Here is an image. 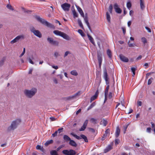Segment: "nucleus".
<instances>
[{
    "mask_svg": "<svg viewBox=\"0 0 155 155\" xmlns=\"http://www.w3.org/2000/svg\"><path fill=\"white\" fill-rule=\"evenodd\" d=\"M64 146L63 145H61L57 149V151H58L59 150L61 149Z\"/></svg>",
    "mask_w": 155,
    "mask_h": 155,
    "instance_id": "680f3d73",
    "label": "nucleus"
},
{
    "mask_svg": "<svg viewBox=\"0 0 155 155\" xmlns=\"http://www.w3.org/2000/svg\"><path fill=\"white\" fill-rule=\"evenodd\" d=\"M122 29L123 30V33L124 35H125L126 33V29L122 27Z\"/></svg>",
    "mask_w": 155,
    "mask_h": 155,
    "instance_id": "69168bd1",
    "label": "nucleus"
},
{
    "mask_svg": "<svg viewBox=\"0 0 155 155\" xmlns=\"http://www.w3.org/2000/svg\"><path fill=\"white\" fill-rule=\"evenodd\" d=\"M112 97V94L111 92H110L108 96V98L109 99H111Z\"/></svg>",
    "mask_w": 155,
    "mask_h": 155,
    "instance_id": "8fccbe9b",
    "label": "nucleus"
},
{
    "mask_svg": "<svg viewBox=\"0 0 155 155\" xmlns=\"http://www.w3.org/2000/svg\"><path fill=\"white\" fill-rule=\"evenodd\" d=\"M113 9V6L112 5H110L109 7V11L110 13L112 12Z\"/></svg>",
    "mask_w": 155,
    "mask_h": 155,
    "instance_id": "49530a36",
    "label": "nucleus"
},
{
    "mask_svg": "<svg viewBox=\"0 0 155 155\" xmlns=\"http://www.w3.org/2000/svg\"><path fill=\"white\" fill-rule=\"evenodd\" d=\"M51 155H58L57 151L55 150H52L50 152Z\"/></svg>",
    "mask_w": 155,
    "mask_h": 155,
    "instance_id": "473e14b6",
    "label": "nucleus"
},
{
    "mask_svg": "<svg viewBox=\"0 0 155 155\" xmlns=\"http://www.w3.org/2000/svg\"><path fill=\"white\" fill-rule=\"evenodd\" d=\"M37 19L42 24L46 25L49 28H50L53 29L55 28V27L53 25L48 22L47 21L44 19H43L38 16L36 17Z\"/></svg>",
    "mask_w": 155,
    "mask_h": 155,
    "instance_id": "f03ea898",
    "label": "nucleus"
},
{
    "mask_svg": "<svg viewBox=\"0 0 155 155\" xmlns=\"http://www.w3.org/2000/svg\"><path fill=\"white\" fill-rule=\"evenodd\" d=\"M61 37L63 38L64 39L67 40H69L70 39V37L68 35L64 32L63 33Z\"/></svg>",
    "mask_w": 155,
    "mask_h": 155,
    "instance_id": "f3484780",
    "label": "nucleus"
},
{
    "mask_svg": "<svg viewBox=\"0 0 155 155\" xmlns=\"http://www.w3.org/2000/svg\"><path fill=\"white\" fill-rule=\"evenodd\" d=\"M78 32L83 36H84V34L83 32L82 31L81 29H79L78 30Z\"/></svg>",
    "mask_w": 155,
    "mask_h": 155,
    "instance_id": "c03bdc74",
    "label": "nucleus"
},
{
    "mask_svg": "<svg viewBox=\"0 0 155 155\" xmlns=\"http://www.w3.org/2000/svg\"><path fill=\"white\" fill-rule=\"evenodd\" d=\"M106 15H107V19L108 21L109 22H110V16L109 15V14L108 12H107Z\"/></svg>",
    "mask_w": 155,
    "mask_h": 155,
    "instance_id": "e433bc0d",
    "label": "nucleus"
},
{
    "mask_svg": "<svg viewBox=\"0 0 155 155\" xmlns=\"http://www.w3.org/2000/svg\"><path fill=\"white\" fill-rule=\"evenodd\" d=\"M78 23L80 27L82 29H84V27L81 21L79 19L78 20Z\"/></svg>",
    "mask_w": 155,
    "mask_h": 155,
    "instance_id": "c85d7f7f",
    "label": "nucleus"
},
{
    "mask_svg": "<svg viewBox=\"0 0 155 155\" xmlns=\"http://www.w3.org/2000/svg\"><path fill=\"white\" fill-rule=\"evenodd\" d=\"M130 124V123L126 124L124 125L123 126L124 129V133L125 134L126 133L127 128Z\"/></svg>",
    "mask_w": 155,
    "mask_h": 155,
    "instance_id": "393cba45",
    "label": "nucleus"
},
{
    "mask_svg": "<svg viewBox=\"0 0 155 155\" xmlns=\"http://www.w3.org/2000/svg\"><path fill=\"white\" fill-rule=\"evenodd\" d=\"M153 80V78H151L149 79L148 81L147 84L148 85H150L151 84L152 82V80Z\"/></svg>",
    "mask_w": 155,
    "mask_h": 155,
    "instance_id": "a18cd8bd",
    "label": "nucleus"
},
{
    "mask_svg": "<svg viewBox=\"0 0 155 155\" xmlns=\"http://www.w3.org/2000/svg\"><path fill=\"white\" fill-rule=\"evenodd\" d=\"M112 145H109L104 150V153H106L112 150Z\"/></svg>",
    "mask_w": 155,
    "mask_h": 155,
    "instance_id": "2eb2a0df",
    "label": "nucleus"
},
{
    "mask_svg": "<svg viewBox=\"0 0 155 155\" xmlns=\"http://www.w3.org/2000/svg\"><path fill=\"white\" fill-rule=\"evenodd\" d=\"M104 77L106 81V85H109V78L108 77V75L106 69H105V70L104 72Z\"/></svg>",
    "mask_w": 155,
    "mask_h": 155,
    "instance_id": "1a4fd4ad",
    "label": "nucleus"
},
{
    "mask_svg": "<svg viewBox=\"0 0 155 155\" xmlns=\"http://www.w3.org/2000/svg\"><path fill=\"white\" fill-rule=\"evenodd\" d=\"M63 130V128L62 127L60 128H59L58 129V132L59 133H61L62 132Z\"/></svg>",
    "mask_w": 155,
    "mask_h": 155,
    "instance_id": "09e8293b",
    "label": "nucleus"
},
{
    "mask_svg": "<svg viewBox=\"0 0 155 155\" xmlns=\"http://www.w3.org/2000/svg\"><path fill=\"white\" fill-rule=\"evenodd\" d=\"M24 38V35H20L18 36L15 38L18 41L20 39H23Z\"/></svg>",
    "mask_w": 155,
    "mask_h": 155,
    "instance_id": "b1692460",
    "label": "nucleus"
},
{
    "mask_svg": "<svg viewBox=\"0 0 155 155\" xmlns=\"http://www.w3.org/2000/svg\"><path fill=\"white\" fill-rule=\"evenodd\" d=\"M127 44H128L129 47H134V46L135 45V44H133L130 43V41H128L127 43Z\"/></svg>",
    "mask_w": 155,
    "mask_h": 155,
    "instance_id": "a19ab883",
    "label": "nucleus"
},
{
    "mask_svg": "<svg viewBox=\"0 0 155 155\" xmlns=\"http://www.w3.org/2000/svg\"><path fill=\"white\" fill-rule=\"evenodd\" d=\"M71 74L73 75L76 76L78 75V74L75 70H73L71 71Z\"/></svg>",
    "mask_w": 155,
    "mask_h": 155,
    "instance_id": "ea45409f",
    "label": "nucleus"
},
{
    "mask_svg": "<svg viewBox=\"0 0 155 155\" xmlns=\"http://www.w3.org/2000/svg\"><path fill=\"white\" fill-rule=\"evenodd\" d=\"M59 55L58 53L57 52H55L54 53V56L57 58Z\"/></svg>",
    "mask_w": 155,
    "mask_h": 155,
    "instance_id": "052dcab7",
    "label": "nucleus"
},
{
    "mask_svg": "<svg viewBox=\"0 0 155 155\" xmlns=\"http://www.w3.org/2000/svg\"><path fill=\"white\" fill-rule=\"evenodd\" d=\"M89 130L90 131H91L93 133H94L95 132V130L93 128H89Z\"/></svg>",
    "mask_w": 155,
    "mask_h": 155,
    "instance_id": "603ef678",
    "label": "nucleus"
},
{
    "mask_svg": "<svg viewBox=\"0 0 155 155\" xmlns=\"http://www.w3.org/2000/svg\"><path fill=\"white\" fill-rule=\"evenodd\" d=\"M63 32L58 30H54L53 31V33L55 35L58 36H61Z\"/></svg>",
    "mask_w": 155,
    "mask_h": 155,
    "instance_id": "aec40b11",
    "label": "nucleus"
},
{
    "mask_svg": "<svg viewBox=\"0 0 155 155\" xmlns=\"http://www.w3.org/2000/svg\"><path fill=\"white\" fill-rule=\"evenodd\" d=\"M69 144L72 146L76 147L77 144L73 140H71L69 142Z\"/></svg>",
    "mask_w": 155,
    "mask_h": 155,
    "instance_id": "6ab92c4d",
    "label": "nucleus"
},
{
    "mask_svg": "<svg viewBox=\"0 0 155 155\" xmlns=\"http://www.w3.org/2000/svg\"><path fill=\"white\" fill-rule=\"evenodd\" d=\"M95 105V103L94 102L92 103L91 105L88 107L87 110H88L92 108Z\"/></svg>",
    "mask_w": 155,
    "mask_h": 155,
    "instance_id": "c756f323",
    "label": "nucleus"
},
{
    "mask_svg": "<svg viewBox=\"0 0 155 155\" xmlns=\"http://www.w3.org/2000/svg\"><path fill=\"white\" fill-rule=\"evenodd\" d=\"M88 122V120H85V121L83 125L81 127V128L80 129H79V131H84L85 130L87 126Z\"/></svg>",
    "mask_w": 155,
    "mask_h": 155,
    "instance_id": "f8f14e48",
    "label": "nucleus"
},
{
    "mask_svg": "<svg viewBox=\"0 0 155 155\" xmlns=\"http://www.w3.org/2000/svg\"><path fill=\"white\" fill-rule=\"evenodd\" d=\"M120 130L119 127H117L115 133V136L117 138L119 137V134H120Z\"/></svg>",
    "mask_w": 155,
    "mask_h": 155,
    "instance_id": "dca6fc26",
    "label": "nucleus"
},
{
    "mask_svg": "<svg viewBox=\"0 0 155 155\" xmlns=\"http://www.w3.org/2000/svg\"><path fill=\"white\" fill-rule=\"evenodd\" d=\"M127 8L130 9V8L131 7V4L130 2H128L127 4Z\"/></svg>",
    "mask_w": 155,
    "mask_h": 155,
    "instance_id": "37998d69",
    "label": "nucleus"
},
{
    "mask_svg": "<svg viewBox=\"0 0 155 155\" xmlns=\"http://www.w3.org/2000/svg\"><path fill=\"white\" fill-rule=\"evenodd\" d=\"M142 58V56L141 55H140L136 58V60H140Z\"/></svg>",
    "mask_w": 155,
    "mask_h": 155,
    "instance_id": "774afa93",
    "label": "nucleus"
},
{
    "mask_svg": "<svg viewBox=\"0 0 155 155\" xmlns=\"http://www.w3.org/2000/svg\"><path fill=\"white\" fill-rule=\"evenodd\" d=\"M80 93L81 91H78V92L74 94V95L67 97L66 99L68 100H69L71 99L74 98L77 96L80 95Z\"/></svg>",
    "mask_w": 155,
    "mask_h": 155,
    "instance_id": "9d476101",
    "label": "nucleus"
},
{
    "mask_svg": "<svg viewBox=\"0 0 155 155\" xmlns=\"http://www.w3.org/2000/svg\"><path fill=\"white\" fill-rule=\"evenodd\" d=\"M61 6L64 11H68L71 7V5L69 4L65 3L62 4Z\"/></svg>",
    "mask_w": 155,
    "mask_h": 155,
    "instance_id": "6e6552de",
    "label": "nucleus"
},
{
    "mask_svg": "<svg viewBox=\"0 0 155 155\" xmlns=\"http://www.w3.org/2000/svg\"><path fill=\"white\" fill-rule=\"evenodd\" d=\"M100 123L101 124H103L104 126H105L107 124V122L106 120L104 119L101 121Z\"/></svg>",
    "mask_w": 155,
    "mask_h": 155,
    "instance_id": "a878e982",
    "label": "nucleus"
},
{
    "mask_svg": "<svg viewBox=\"0 0 155 155\" xmlns=\"http://www.w3.org/2000/svg\"><path fill=\"white\" fill-rule=\"evenodd\" d=\"M134 14V11L132 10H130V11L129 14L130 16H132Z\"/></svg>",
    "mask_w": 155,
    "mask_h": 155,
    "instance_id": "0e129e2a",
    "label": "nucleus"
},
{
    "mask_svg": "<svg viewBox=\"0 0 155 155\" xmlns=\"http://www.w3.org/2000/svg\"><path fill=\"white\" fill-rule=\"evenodd\" d=\"M4 62V59H2L1 61H0V66L2 65Z\"/></svg>",
    "mask_w": 155,
    "mask_h": 155,
    "instance_id": "6e6d98bb",
    "label": "nucleus"
},
{
    "mask_svg": "<svg viewBox=\"0 0 155 155\" xmlns=\"http://www.w3.org/2000/svg\"><path fill=\"white\" fill-rule=\"evenodd\" d=\"M145 28L147 30V31L149 32H151V29H150V28H148V27H147V26L145 27Z\"/></svg>",
    "mask_w": 155,
    "mask_h": 155,
    "instance_id": "13d9d810",
    "label": "nucleus"
},
{
    "mask_svg": "<svg viewBox=\"0 0 155 155\" xmlns=\"http://www.w3.org/2000/svg\"><path fill=\"white\" fill-rule=\"evenodd\" d=\"M114 8L115 9V11L118 13L120 14L122 12V10L120 8L118 7V5L116 3L114 5Z\"/></svg>",
    "mask_w": 155,
    "mask_h": 155,
    "instance_id": "ddd939ff",
    "label": "nucleus"
},
{
    "mask_svg": "<svg viewBox=\"0 0 155 155\" xmlns=\"http://www.w3.org/2000/svg\"><path fill=\"white\" fill-rule=\"evenodd\" d=\"M142 41L144 44H145L147 42V40L144 37L142 38H141Z\"/></svg>",
    "mask_w": 155,
    "mask_h": 155,
    "instance_id": "79ce46f5",
    "label": "nucleus"
},
{
    "mask_svg": "<svg viewBox=\"0 0 155 155\" xmlns=\"http://www.w3.org/2000/svg\"><path fill=\"white\" fill-rule=\"evenodd\" d=\"M140 6L141 9H143L145 7L144 5L143 0H140Z\"/></svg>",
    "mask_w": 155,
    "mask_h": 155,
    "instance_id": "f704fd0d",
    "label": "nucleus"
},
{
    "mask_svg": "<svg viewBox=\"0 0 155 155\" xmlns=\"http://www.w3.org/2000/svg\"><path fill=\"white\" fill-rule=\"evenodd\" d=\"M63 138L64 140L66 142H68L69 141H70L71 140L70 137L66 135H64Z\"/></svg>",
    "mask_w": 155,
    "mask_h": 155,
    "instance_id": "5701e85b",
    "label": "nucleus"
},
{
    "mask_svg": "<svg viewBox=\"0 0 155 155\" xmlns=\"http://www.w3.org/2000/svg\"><path fill=\"white\" fill-rule=\"evenodd\" d=\"M72 12L74 16V18L78 17V15L75 10L73 11Z\"/></svg>",
    "mask_w": 155,
    "mask_h": 155,
    "instance_id": "58836bf2",
    "label": "nucleus"
},
{
    "mask_svg": "<svg viewBox=\"0 0 155 155\" xmlns=\"http://www.w3.org/2000/svg\"><path fill=\"white\" fill-rule=\"evenodd\" d=\"M37 91V89L35 88H32L31 90H26L24 91V93L27 97L31 98L35 94Z\"/></svg>",
    "mask_w": 155,
    "mask_h": 155,
    "instance_id": "7ed1b4c3",
    "label": "nucleus"
},
{
    "mask_svg": "<svg viewBox=\"0 0 155 155\" xmlns=\"http://www.w3.org/2000/svg\"><path fill=\"white\" fill-rule=\"evenodd\" d=\"M31 31L33 33V34L35 36L38 37L40 38L42 36V35L40 32L38 30H35V28L34 27L31 28L30 29Z\"/></svg>",
    "mask_w": 155,
    "mask_h": 155,
    "instance_id": "423d86ee",
    "label": "nucleus"
},
{
    "mask_svg": "<svg viewBox=\"0 0 155 155\" xmlns=\"http://www.w3.org/2000/svg\"><path fill=\"white\" fill-rule=\"evenodd\" d=\"M62 152L63 154L65 155H75L76 154L75 151L72 150H64Z\"/></svg>",
    "mask_w": 155,
    "mask_h": 155,
    "instance_id": "39448f33",
    "label": "nucleus"
},
{
    "mask_svg": "<svg viewBox=\"0 0 155 155\" xmlns=\"http://www.w3.org/2000/svg\"><path fill=\"white\" fill-rule=\"evenodd\" d=\"M98 90H97L95 93V94L92 96L90 99V102H91L92 101H94V100L96 99L97 98L98 96Z\"/></svg>",
    "mask_w": 155,
    "mask_h": 155,
    "instance_id": "4468645a",
    "label": "nucleus"
},
{
    "mask_svg": "<svg viewBox=\"0 0 155 155\" xmlns=\"http://www.w3.org/2000/svg\"><path fill=\"white\" fill-rule=\"evenodd\" d=\"M88 38L90 42L94 45H95V42L93 38L88 34H87Z\"/></svg>",
    "mask_w": 155,
    "mask_h": 155,
    "instance_id": "412c9836",
    "label": "nucleus"
},
{
    "mask_svg": "<svg viewBox=\"0 0 155 155\" xmlns=\"http://www.w3.org/2000/svg\"><path fill=\"white\" fill-rule=\"evenodd\" d=\"M84 20L85 21L86 23V24L87 25V26H88V28H89V29L91 30V27L90 26V25H89V23L88 22V18L87 17H85L84 18Z\"/></svg>",
    "mask_w": 155,
    "mask_h": 155,
    "instance_id": "bb28decb",
    "label": "nucleus"
},
{
    "mask_svg": "<svg viewBox=\"0 0 155 155\" xmlns=\"http://www.w3.org/2000/svg\"><path fill=\"white\" fill-rule=\"evenodd\" d=\"M151 129L150 127H148L147 129V131L148 133H150L151 132Z\"/></svg>",
    "mask_w": 155,
    "mask_h": 155,
    "instance_id": "338daca9",
    "label": "nucleus"
},
{
    "mask_svg": "<svg viewBox=\"0 0 155 155\" xmlns=\"http://www.w3.org/2000/svg\"><path fill=\"white\" fill-rule=\"evenodd\" d=\"M6 7L8 8L12 11H13L14 10L13 8L10 4L7 5Z\"/></svg>",
    "mask_w": 155,
    "mask_h": 155,
    "instance_id": "4c0bfd02",
    "label": "nucleus"
},
{
    "mask_svg": "<svg viewBox=\"0 0 155 155\" xmlns=\"http://www.w3.org/2000/svg\"><path fill=\"white\" fill-rule=\"evenodd\" d=\"M36 149L37 150H41V146L37 145L36 147Z\"/></svg>",
    "mask_w": 155,
    "mask_h": 155,
    "instance_id": "5fc2aeb1",
    "label": "nucleus"
},
{
    "mask_svg": "<svg viewBox=\"0 0 155 155\" xmlns=\"http://www.w3.org/2000/svg\"><path fill=\"white\" fill-rule=\"evenodd\" d=\"M70 134L73 137H75L78 140H80L81 138L83 139L84 140V141L86 142H88V140L87 137L84 135L81 134V137L78 136L77 135L74 134V133H71Z\"/></svg>",
    "mask_w": 155,
    "mask_h": 155,
    "instance_id": "20e7f679",
    "label": "nucleus"
},
{
    "mask_svg": "<svg viewBox=\"0 0 155 155\" xmlns=\"http://www.w3.org/2000/svg\"><path fill=\"white\" fill-rule=\"evenodd\" d=\"M107 54L109 58H111L112 57L111 52L109 49H108L107 51Z\"/></svg>",
    "mask_w": 155,
    "mask_h": 155,
    "instance_id": "2f4dec72",
    "label": "nucleus"
},
{
    "mask_svg": "<svg viewBox=\"0 0 155 155\" xmlns=\"http://www.w3.org/2000/svg\"><path fill=\"white\" fill-rule=\"evenodd\" d=\"M58 134V131H55L54 133L52 134V136L53 137H54L56 136Z\"/></svg>",
    "mask_w": 155,
    "mask_h": 155,
    "instance_id": "3c124183",
    "label": "nucleus"
},
{
    "mask_svg": "<svg viewBox=\"0 0 155 155\" xmlns=\"http://www.w3.org/2000/svg\"><path fill=\"white\" fill-rule=\"evenodd\" d=\"M21 120L20 119H17L12 121L11 125L8 127V130L9 131L13 130L16 129L18 125L21 123Z\"/></svg>",
    "mask_w": 155,
    "mask_h": 155,
    "instance_id": "f257e3e1",
    "label": "nucleus"
},
{
    "mask_svg": "<svg viewBox=\"0 0 155 155\" xmlns=\"http://www.w3.org/2000/svg\"><path fill=\"white\" fill-rule=\"evenodd\" d=\"M107 136V135H106V134H104L103 135V136L101 138L102 140L103 141V140H104L105 137H106Z\"/></svg>",
    "mask_w": 155,
    "mask_h": 155,
    "instance_id": "864d4df0",
    "label": "nucleus"
},
{
    "mask_svg": "<svg viewBox=\"0 0 155 155\" xmlns=\"http://www.w3.org/2000/svg\"><path fill=\"white\" fill-rule=\"evenodd\" d=\"M115 144L116 145H117L120 142V140L117 139H115Z\"/></svg>",
    "mask_w": 155,
    "mask_h": 155,
    "instance_id": "de8ad7c7",
    "label": "nucleus"
},
{
    "mask_svg": "<svg viewBox=\"0 0 155 155\" xmlns=\"http://www.w3.org/2000/svg\"><path fill=\"white\" fill-rule=\"evenodd\" d=\"M131 70L132 72L133 73H132V76H134V75H135V71L137 70V67H136V68L132 67L131 68Z\"/></svg>",
    "mask_w": 155,
    "mask_h": 155,
    "instance_id": "cd10ccee",
    "label": "nucleus"
},
{
    "mask_svg": "<svg viewBox=\"0 0 155 155\" xmlns=\"http://www.w3.org/2000/svg\"><path fill=\"white\" fill-rule=\"evenodd\" d=\"M17 42V41H16L15 39L14 38V39H13V40L11 41L10 43L12 44H13Z\"/></svg>",
    "mask_w": 155,
    "mask_h": 155,
    "instance_id": "4d7b16f0",
    "label": "nucleus"
},
{
    "mask_svg": "<svg viewBox=\"0 0 155 155\" xmlns=\"http://www.w3.org/2000/svg\"><path fill=\"white\" fill-rule=\"evenodd\" d=\"M53 142V140H49L47 141L46 142H45V145L46 146H48L49 144L52 143Z\"/></svg>",
    "mask_w": 155,
    "mask_h": 155,
    "instance_id": "7c9ffc66",
    "label": "nucleus"
},
{
    "mask_svg": "<svg viewBox=\"0 0 155 155\" xmlns=\"http://www.w3.org/2000/svg\"><path fill=\"white\" fill-rule=\"evenodd\" d=\"M119 57L121 60L123 62H127L129 61L128 59L122 54H120Z\"/></svg>",
    "mask_w": 155,
    "mask_h": 155,
    "instance_id": "9b49d317",
    "label": "nucleus"
},
{
    "mask_svg": "<svg viewBox=\"0 0 155 155\" xmlns=\"http://www.w3.org/2000/svg\"><path fill=\"white\" fill-rule=\"evenodd\" d=\"M109 85H107V87H106L105 92H104V95L108 94V91L109 89Z\"/></svg>",
    "mask_w": 155,
    "mask_h": 155,
    "instance_id": "c9c22d12",
    "label": "nucleus"
},
{
    "mask_svg": "<svg viewBox=\"0 0 155 155\" xmlns=\"http://www.w3.org/2000/svg\"><path fill=\"white\" fill-rule=\"evenodd\" d=\"M97 57L98 62H100V63L101 62H102V54L101 53H97Z\"/></svg>",
    "mask_w": 155,
    "mask_h": 155,
    "instance_id": "4be33fe9",
    "label": "nucleus"
},
{
    "mask_svg": "<svg viewBox=\"0 0 155 155\" xmlns=\"http://www.w3.org/2000/svg\"><path fill=\"white\" fill-rule=\"evenodd\" d=\"M47 40L49 43L51 45L56 46L58 45L59 42L56 41L54 40L52 38L48 37L47 39Z\"/></svg>",
    "mask_w": 155,
    "mask_h": 155,
    "instance_id": "0eeeda50",
    "label": "nucleus"
},
{
    "mask_svg": "<svg viewBox=\"0 0 155 155\" xmlns=\"http://www.w3.org/2000/svg\"><path fill=\"white\" fill-rule=\"evenodd\" d=\"M77 9H78V12H79L80 14H81V15L83 17H84V14L83 12L82 9H81V8L78 6H77Z\"/></svg>",
    "mask_w": 155,
    "mask_h": 155,
    "instance_id": "a211bd4d",
    "label": "nucleus"
},
{
    "mask_svg": "<svg viewBox=\"0 0 155 155\" xmlns=\"http://www.w3.org/2000/svg\"><path fill=\"white\" fill-rule=\"evenodd\" d=\"M109 133H110V130L109 129H107L106 130V131H105V133L104 134H106V135H107V134H109Z\"/></svg>",
    "mask_w": 155,
    "mask_h": 155,
    "instance_id": "bf43d9fd",
    "label": "nucleus"
},
{
    "mask_svg": "<svg viewBox=\"0 0 155 155\" xmlns=\"http://www.w3.org/2000/svg\"><path fill=\"white\" fill-rule=\"evenodd\" d=\"M97 120V119H95L94 118H92L90 119V121L91 123L94 124H96V123Z\"/></svg>",
    "mask_w": 155,
    "mask_h": 155,
    "instance_id": "72a5a7b5",
    "label": "nucleus"
},
{
    "mask_svg": "<svg viewBox=\"0 0 155 155\" xmlns=\"http://www.w3.org/2000/svg\"><path fill=\"white\" fill-rule=\"evenodd\" d=\"M70 54V53L69 51H66L65 53V54H64V57H66V56H67L68 55V54Z\"/></svg>",
    "mask_w": 155,
    "mask_h": 155,
    "instance_id": "e2e57ef3",
    "label": "nucleus"
}]
</instances>
